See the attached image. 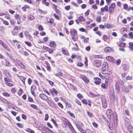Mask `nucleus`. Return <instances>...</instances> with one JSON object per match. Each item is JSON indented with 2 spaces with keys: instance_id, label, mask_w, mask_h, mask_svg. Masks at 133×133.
<instances>
[{
  "instance_id": "nucleus-1",
  "label": "nucleus",
  "mask_w": 133,
  "mask_h": 133,
  "mask_svg": "<svg viewBox=\"0 0 133 133\" xmlns=\"http://www.w3.org/2000/svg\"><path fill=\"white\" fill-rule=\"evenodd\" d=\"M106 114L107 117L109 118H111L112 116L113 117H114L113 116V115L114 114L112 111L111 109H108L106 111Z\"/></svg>"
},
{
  "instance_id": "nucleus-2",
  "label": "nucleus",
  "mask_w": 133,
  "mask_h": 133,
  "mask_svg": "<svg viewBox=\"0 0 133 133\" xmlns=\"http://www.w3.org/2000/svg\"><path fill=\"white\" fill-rule=\"evenodd\" d=\"M102 106L104 108H105L107 107V103L105 98L102 96L101 97Z\"/></svg>"
},
{
  "instance_id": "nucleus-3",
  "label": "nucleus",
  "mask_w": 133,
  "mask_h": 133,
  "mask_svg": "<svg viewBox=\"0 0 133 133\" xmlns=\"http://www.w3.org/2000/svg\"><path fill=\"white\" fill-rule=\"evenodd\" d=\"M123 91L124 92H129L130 90L131 89V86H128L126 87L124 85H123L122 87Z\"/></svg>"
},
{
  "instance_id": "nucleus-4",
  "label": "nucleus",
  "mask_w": 133,
  "mask_h": 133,
  "mask_svg": "<svg viewBox=\"0 0 133 133\" xmlns=\"http://www.w3.org/2000/svg\"><path fill=\"white\" fill-rule=\"evenodd\" d=\"M102 70L104 71H107L108 69V63L104 62L102 65Z\"/></svg>"
},
{
  "instance_id": "nucleus-5",
  "label": "nucleus",
  "mask_w": 133,
  "mask_h": 133,
  "mask_svg": "<svg viewBox=\"0 0 133 133\" xmlns=\"http://www.w3.org/2000/svg\"><path fill=\"white\" fill-rule=\"evenodd\" d=\"M39 97L41 99L45 101H47L48 98V97L44 94H40Z\"/></svg>"
},
{
  "instance_id": "nucleus-6",
  "label": "nucleus",
  "mask_w": 133,
  "mask_h": 133,
  "mask_svg": "<svg viewBox=\"0 0 133 133\" xmlns=\"http://www.w3.org/2000/svg\"><path fill=\"white\" fill-rule=\"evenodd\" d=\"M70 33L71 34L72 36V39L73 40H74V37L75 36L76 34H77V31L76 30H71L70 31Z\"/></svg>"
},
{
  "instance_id": "nucleus-7",
  "label": "nucleus",
  "mask_w": 133,
  "mask_h": 133,
  "mask_svg": "<svg viewBox=\"0 0 133 133\" xmlns=\"http://www.w3.org/2000/svg\"><path fill=\"white\" fill-rule=\"evenodd\" d=\"M115 90L116 93L118 94L120 91V89L119 87V84L117 83H116L115 84Z\"/></svg>"
},
{
  "instance_id": "nucleus-8",
  "label": "nucleus",
  "mask_w": 133,
  "mask_h": 133,
  "mask_svg": "<svg viewBox=\"0 0 133 133\" xmlns=\"http://www.w3.org/2000/svg\"><path fill=\"white\" fill-rule=\"evenodd\" d=\"M81 78L86 83H88L89 82V80L88 78L84 75H81Z\"/></svg>"
},
{
  "instance_id": "nucleus-9",
  "label": "nucleus",
  "mask_w": 133,
  "mask_h": 133,
  "mask_svg": "<svg viewBox=\"0 0 133 133\" xmlns=\"http://www.w3.org/2000/svg\"><path fill=\"white\" fill-rule=\"evenodd\" d=\"M95 81L94 83L97 85L101 83V79L98 78H94Z\"/></svg>"
},
{
  "instance_id": "nucleus-10",
  "label": "nucleus",
  "mask_w": 133,
  "mask_h": 133,
  "mask_svg": "<svg viewBox=\"0 0 133 133\" xmlns=\"http://www.w3.org/2000/svg\"><path fill=\"white\" fill-rule=\"evenodd\" d=\"M106 59L109 62H112V63L115 62V60L111 56H108L106 57Z\"/></svg>"
},
{
  "instance_id": "nucleus-11",
  "label": "nucleus",
  "mask_w": 133,
  "mask_h": 133,
  "mask_svg": "<svg viewBox=\"0 0 133 133\" xmlns=\"http://www.w3.org/2000/svg\"><path fill=\"white\" fill-rule=\"evenodd\" d=\"M94 63L95 66L97 67H99L101 65L100 62L98 60H95L94 61Z\"/></svg>"
},
{
  "instance_id": "nucleus-12",
  "label": "nucleus",
  "mask_w": 133,
  "mask_h": 133,
  "mask_svg": "<svg viewBox=\"0 0 133 133\" xmlns=\"http://www.w3.org/2000/svg\"><path fill=\"white\" fill-rule=\"evenodd\" d=\"M75 125L77 128H81V127H83L84 126V125L82 123L79 122L76 123H75Z\"/></svg>"
},
{
  "instance_id": "nucleus-13",
  "label": "nucleus",
  "mask_w": 133,
  "mask_h": 133,
  "mask_svg": "<svg viewBox=\"0 0 133 133\" xmlns=\"http://www.w3.org/2000/svg\"><path fill=\"white\" fill-rule=\"evenodd\" d=\"M113 51V50L111 48L109 47L105 48L104 50V51L107 53Z\"/></svg>"
},
{
  "instance_id": "nucleus-14",
  "label": "nucleus",
  "mask_w": 133,
  "mask_h": 133,
  "mask_svg": "<svg viewBox=\"0 0 133 133\" xmlns=\"http://www.w3.org/2000/svg\"><path fill=\"white\" fill-rule=\"evenodd\" d=\"M49 90L50 91L52 95L54 96V93L56 95H57L58 94V92L54 88H53L51 90L50 89Z\"/></svg>"
},
{
  "instance_id": "nucleus-15",
  "label": "nucleus",
  "mask_w": 133,
  "mask_h": 133,
  "mask_svg": "<svg viewBox=\"0 0 133 133\" xmlns=\"http://www.w3.org/2000/svg\"><path fill=\"white\" fill-rule=\"evenodd\" d=\"M123 69L125 71H126L129 68V66L128 65L126 64H124L122 65Z\"/></svg>"
},
{
  "instance_id": "nucleus-16",
  "label": "nucleus",
  "mask_w": 133,
  "mask_h": 133,
  "mask_svg": "<svg viewBox=\"0 0 133 133\" xmlns=\"http://www.w3.org/2000/svg\"><path fill=\"white\" fill-rule=\"evenodd\" d=\"M114 8L109 6V13L110 14H111L114 12Z\"/></svg>"
},
{
  "instance_id": "nucleus-17",
  "label": "nucleus",
  "mask_w": 133,
  "mask_h": 133,
  "mask_svg": "<svg viewBox=\"0 0 133 133\" xmlns=\"http://www.w3.org/2000/svg\"><path fill=\"white\" fill-rule=\"evenodd\" d=\"M89 95L91 97H97L99 96V95L98 94L96 95L94 94L92 92H90L89 93Z\"/></svg>"
},
{
  "instance_id": "nucleus-18",
  "label": "nucleus",
  "mask_w": 133,
  "mask_h": 133,
  "mask_svg": "<svg viewBox=\"0 0 133 133\" xmlns=\"http://www.w3.org/2000/svg\"><path fill=\"white\" fill-rule=\"evenodd\" d=\"M45 49H46L50 53H51L53 52V50L52 49H50L49 48L45 47Z\"/></svg>"
},
{
  "instance_id": "nucleus-19",
  "label": "nucleus",
  "mask_w": 133,
  "mask_h": 133,
  "mask_svg": "<svg viewBox=\"0 0 133 133\" xmlns=\"http://www.w3.org/2000/svg\"><path fill=\"white\" fill-rule=\"evenodd\" d=\"M35 17L34 15H30L29 16L28 18L30 20H33L35 19Z\"/></svg>"
},
{
  "instance_id": "nucleus-20",
  "label": "nucleus",
  "mask_w": 133,
  "mask_h": 133,
  "mask_svg": "<svg viewBox=\"0 0 133 133\" xmlns=\"http://www.w3.org/2000/svg\"><path fill=\"white\" fill-rule=\"evenodd\" d=\"M128 130L131 132L132 131L133 128L130 125H128Z\"/></svg>"
},
{
  "instance_id": "nucleus-21",
  "label": "nucleus",
  "mask_w": 133,
  "mask_h": 133,
  "mask_svg": "<svg viewBox=\"0 0 133 133\" xmlns=\"http://www.w3.org/2000/svg\"><path fill=\"white\" fill-rule=\"evenodd\" d=\"M56 45V44L55 42H51L50 44V46L51 47H52Z\"/></svg>"
},
{
  "instance_id": "nucleus-22",
  "label": "nucleus",
  "mask_w": 133,
  "mask_h": 133,
  "mask_svg": "<svg viewBox=\"0 0 133 133\" xmlns=\"http://www.w3.org/2000/svg\"><path fill=\"white\" fill-rule=\"evenodd\" d=\"M25 36L29 38L30 39L31 37V36L29 35V33L28 32H25Z\"/></svg>"
},
{
  "instance_id": "nucleus-23",
  "label": "nucleus",
  "mask_w": 133,
  "mask_h": 133,
  "mask_svg": "<svg viewBox=\"0 0 133 133\" xmlns=\"http://www.w3.org/2000/svg\"><path fill=\"white\" fill-rule=\"evenodd\" d=\"M25 77H22L21 76V79L22 80V82L23 83V84L25 85Z\"/></svg>"
},
{
  "instance_id": "nucleus-24",
  "label": "nucleus",
  "mask_w": 133,
  "mask_h": 133,
  "mask_svg": "<svg viewBox=\"0 0 133 133\" xmlns=\"http://www.w3.org/2000/svg\"><path fill=\"white\" fill-rule=\"evenodd\" d=\"M4 79L5 81L6 82L5 84L8 86V78L7 77H5Z\"/></svg>"
},
{
  "instance_id": "nucleus-25",
  "label": "nucleus",
  "mask_w": 133,
  "mask_h": 133,
  "mask_svg": "<svg viewBox=\"0 0 133 133\" xmlns=\"http://www.w3.org/2000/svg\"><path fill=\"white\" fill-rule=\"evenodd\" d=\"M78 19L79 20L81 21H85V19L83 18V17H79Z\"/></svg>"
},
{
  "instance_id": "nucleus-26",
  "label": "nucleus",
  "mask_w": 133,
  "mask_h": 133,
  "mask_svg": "<svg viewBox=\"0 0 133 133\" xmlns=\"http://www.w3.org/2000/svg\"><path fill=\"white\" fill-rule=\"evenodd\" d=\"M88 115L90 117H93V115L89 111H87Z\"/></svg>"
},
{
  "instance_id": "nucleus-27",
  "label": "nucleus",
  "mask_w": 133,
  "mask_h": 133,
  "mask_svg": "<svg viewBox=\"0 0 133 133\" xmlns=\"http://www.w3.org/2000/svg\"><path fill=\"white\" fill-rule=\"evenodd\" d=\"M78 129L81 132V133H85V131L82 128H78Z\"/></svg>"
},
{
  "instance_id": "nucleus-28",
  "label": "nucleus",
  "mask_w": 133,
  "mask_h": 133,
  "mask_svg": "<svg viewBox=\"0 0 133 133\" xmlns=\"http://www.w3.org/2000/svg\"><path fill=\"white\" fill-rule=\"evenodd\" d=\"M14 61L18 64L19 65L22 63V62L16 59H15Z\"/></svg>"
},
{
  "instance_id": "nucleus-29",
  "label": "nucleus",
  "mask_w": 133,
  "mask_h": 133,
  "mask_svg": "<svg viewBox=\"0 0 133 133\" xmlns=\"http://www.w3.org/2000/svg\"><path fill=\"white\" fill-rule=\"evenodd\" d=\"M101 17L100 16L96 18V20L97 22L99 23L101 22Z\"/></svg>"
},
{
  "instance_id": "nucleus-30",
  "label": "nucleus",
  "mask_w": 133,
  "mask_h": 133,
  "mask_svg": "<svg viewBox=\"0 0 133 133\" xmlns=\"http://www.w3.org/2000/svg\"><path fill=\"white\" fill-rule=\"evenodd\" d=\"M46 64L47 65V66L46 67L47 70L48 71H49L51 70V68H50V67L49 65H48V62H47V63H46Z\"/></svg>"
},
{
  "instance_id": "nucleus-31",
  "label": "nucleus",
  "mask_w": 133,
  "mask_h": 133,
  "mask_svg": "<svg viewBox=\"0 0 133 133\" xmlns=\"http://www.w3.org/2000/svg\"><path fill=\"white\" fill-rule=\"evenodd\" d=\"M15 16L17 20H20V17L17 14H16L15 15Z\"/></svg>"
},
{
  "instance_id": "nucleus-32",
  "label": "nucleus",
  "mask_w": 133,
  "mask_h": 133,
  "mask_svg": "<svg viewBox=\"0 0 133 133\" xmlns=\"http://www.w3.org/2000/svg\"><path fill=\"white\" fill-rule=\"evenodd\" d=\"M70 88L72 89L75 90L76 89V87L73 85L72 84H70Z\"/></svg>"
},
{
  "instance_id": "nucleus-33",
  "label": "nucleus",
  "mask_w": 133,
  "mask_h": 133,
  "mask_svg": "<svg viewBox=\"0 0 133 133\" xmlns=\"http://www.w3.org/2000/svg\"><path fill=\"white\" fill-rule=\"evenodd\" d=\"M70 130L72 133H77L72 127Z\"/></svg>"
},
{
  "instance_id": "nucleus-34",
  "label": "nucleus",
  "mask_w": 133,
  "mask_h": 133,
  "mask_svg": "<svg viewBox=\"0 0 133 133\" xmlns=\"http://www.w3.org/2000/svg\"><path fill=\"white\" fill-rule=\"evenodd\" d=\"M77 96L80 99L82 98L83 97L82 95L80 94H78L77 95Z\"/></svg>"
},
{
  "instance_id": "nucleus-35",
  "label": "nucleus",
  "mask_w": 133,
  "mask_h": 133,
  "mask_svg": "<svg viewBox=\"0 0 133 133\" xmlns=\"http://www.w3.org/2000/svg\"><path fill=\"white\" fill-rule=\"evenodd\" d=\"M124 112L125 114L128 116L129 115L130 113L128 110L127 109L125 110Z\"/></svg>"
},
{
  "instance_id": "nucleus-36",
  "label": "nucleus",
  "mask_w": 133,
  "mask_h": 133,
  "mask_svg": "<svg viewBox=\"0 0 133 133\" xmlns=\"http://www.w3.org/2000/svg\"><path fill=\"white\" fill-rule=\"evenodd\" d=\"M123 6L125 10H127L128 9V5L127 4H124Z\"/></svg>"
},
{
  "instance_id": "nucleus-37",
  "label": "nucleus",
  "mask_w": 133,
  "mask_h": 133,
  "mask_svg": "<svg viewBox=\"0 0 133 133\" xmlns=\"http://www.w3.org/2000/svg\"><path fill=\"white\" fill-rule=\"evenodd\" d=\"M25 43L26 44L29 46H31V43L28 42H25Z\"/></svg>"
},
{
  "instance_id": "nucleus-38",
  "label": "nucleus",
  "mask_w": 133,
  "mask_h": 133,
  "mask_svg": "<svg viewBox=\"0 0 133 133\" xmlns=\"http://www.w3.org/2000/svg\"><path fill=\"white\" fill-rule=\"evenodd\" d=\"M67 123L66 122H64L62 123V126L63 128H65L66 126Z\"/></svg>"
},
{
  "instance_id": "nucleus-39",
  "label": "nucleus",
  "mask_w": 133,
  "mask_h": 133,
  "mask_svg": "<svg viewBox=\"0 0 133 133\" xmlns=\"http://www.w3.org/2000/svg\"><path fill=\"white\" fill-rule=\"evenodd\" d=\"M14 31L15 32L17 33L18 32V28L17 26H16L14 29Z\"/></svg>"
},
{
  "instance_id": "nucleus-40",
  "label": "nucleus",
  "mask_w": 133,
  "mask_h": 133,
  "mask_svg": "<svg viewBox=\"0 0 133 133\" xmlns=\"http://www.w3.org/2000/svg\"><path fill=\"white\" fill-rule=\"evenodd\" d=\"M128 35L130 36V38L133 39V34H132V32L129 33Z\"/></svg>"
},
{
  "instance_id": "nucleus-41",
  "label": "nucleus",
  "mask_w": 133,
  "mask_h": 133,
  "mask_svg": "<svg viewBox=\"0 0 133 133\" xmlns=\"http://www.w3.org/2000/svg\"><path fill=\"white\" fill-rule=\"evenodd\" d=\"M31 107H32L34 109H37V107L34 104H31L30 105Z\"/></svg>"
},
{
  "instance_id": "nucleus-42",
  "label": "nucleus",
  "mask_w": 133,
  "mask_h": 133,
  "mask_svg": "<svg viewBox=\"0 0 133 133\" xmlns=\"http://www.w3.org/2000/svg\"><path fill=\"white\" fill-rule=\"evenodd\" d=\"M63 52L65 55H67L68 54V52L65 50L64 49H62V50Z\"/></svg>"
},
{
  "instance_id": "nucleus-43",
  "label": "nucleus",
  "mask_w": 133,
  "mask_h": 133,
  "mask_svg": "<svg viewBox=\"0 0 133 133\" xmlns=\"http://www.w3.org/2000/svg\"><path fill=\"white\" fill-rule=\"evenodd\" d=\"M10 23L12 24V25H13L14 24L16 23V22L15 21H14V20H10Z\"/></svg>"
},
{
  "instance_id": "nucleus-44",
  "label": "nucleus",
  "mask_w": 133,
  "mask_h": 133,
  "mask_svg": "<svg viewBox=\"0 0 133 133\" xmlns=\"http://www.w3.org/2000/svg\"><path fill=\"white\" fill-rule=\"evenodd\" d=\"M82 102L84 104H85L86 105L87 104V102L86 100L85 99H83L82 100Z\"/></svg>"
},
{
  "instance_id": "nucleus-45",
  "label": "nucleus",
  "mask_w": 133,
  "mask_h": 133,
  "mask_svg": "<svg viewBox=\"0 0 133 133\" xmlns=\"http://www.w3.org/2000/svg\"><path fill=\"white\" fill-rule=\"evenodd\" d=\"M96 33L99 36H101L102 35L101 32L99 31H97L96 32Z\"/></svg>"
},
{
  "instance_id": "nucleus-46",
  "label": "nucleus",
  "mask_w": 133,
  "mask_h": 133,
  "mask_svg": "<svg viewBox=\"0 0 133 133\" xmlns=\"http://www.w3.org/2000/svg\"><path fill=\"white\" fill-rule=\"evenodd\" d=\"M19 65L23 69H25V67L24 66V65H23V64L22 63L20 64H19Z\"/></svg>"
},
{
  "instance_id": "nucleus-47",
  "label": "nucleus",
  "mask_w": 133,
  "mask_h": 133,
  "mask_svg": "<svg viewBox=\"0 0 133 133\" xmlns=\"http://www.w3.org/2000/svg\"><path fill=\"white\" fill-rule=\"evenodd\" d=\"M126 79L127 80H131L132 79V78L130 76H128L126 77Z\"/></svg>"
},
{
  "instance_id": "nucleus-48",
  "label": "nucleus",
  "mask_w": 133,
  "mask_h": 133,
  "mask_svg": "<svg viewBox=\"0 0 133 133\" xmlns=\"http://www.w3.org/2000/svg\"><path fill=\"white\" fill-rule=\"evenodd\" d=\"M22 117L23 119H26V117L25 115L23 114L22 115Z\"/></svg>"
},
{
  "instance_id": "nucleus-49",
  "label": "nucleus",
  "mask_w": 133,
  "mask_h": 133,
  "mask_svg": "<svg viewBox=\"0 0 133 133\" xmlns=\"http://www.w3.org/2000/svg\"><path fill=\"white\" fill-rule=\"evenodd\" d=\"M38 30L40 31H42L43 30V28L42 25H40L38 27Z\"/></svg>"
},
{
  "instance_id": "nucleus-50",
  "label": "nucleus",
  "mask_w": 133,
  "mask_h": 133,
  "mask_svg": "<svg viewBox=\"0 0 133 133\" xmlns=\"http://www.w3.org/2000/svg\"><path fill=\"white\" fill-rule=\"evenodd\" d=\"M119 46L121 47H123L125 46V43H122L119 44Z\"/></svg>"
},
{
  "instance_id": "nucleus-51",
  "label": "nucleus",
  "mask_w": 133,
  "mask_h": 133,
  "mask_svg": "<svg viewBox=\"0 0 133 133\" xmlns=\"http://www.w3.org/2000/svg\"><path fill=\"white\" fill-rule=\"evenodd\" d=\"M58 104L59 106L61 107V108L62 109L63 108V107L62 104L61 103L59 102L58 103Z\"/></svg>"
},
{
  "instance_id": "nucleus-52",
  "label": "nucleus",
  "mask_w": 133,
  "mask_h": 133,
  "mask_svg": "<svg viewBox=\"0 0 133 133\" xmlns=\"http://www.w3.org/2000/svg\"><path fill=\"white\" fill-rule=\"evenodd\" d=\"M17 125L18 127L21 128H22L23 127V125L22 124L19 123H17Z\"/></svg>"
},
{
  "instance_id": "nucleus-53",
  "label": "nucleus",
  "mask_w": 133,
  "mask_h": 133,
  "mask_svg": "<svg viewBox=\"0 0 133 133\" xmlns=\"http://www.w3.org/2000/svg\"><path fill=\"white\" fill-rule=\"evenodd\" d=\"M45 128H42V129H41L42 131V132L43 133H46V131L45 130Z\"/></svg>"
},
{
  "instance_id": "nucleus-54",
  "label": "nucleus",
  "mask_w": 133,
  "mask_h": 133,
  "mask_svg": "<svg viewBox=\"0 0 133 133\" xmlns=\"http://www.w3.org/2000/svg\"><path fill=\"white\" fill-rule=\"evenodd\" d=\"M120 60L119 59H118L116 61V64L117 65H118L120 64Z\"/></svg>"
},
{
  "instance_id": "nucleus-55",
  "label": "nucleus",
  "mask_w": 133,
  "mask_h": 133,
  "mask_svg": "<svg viewBox=\"0 0 133 133\" xmlns=\"http://www.w3.org/2000/svg\"><path fill=\"white\" fill-rule=\"evenodd\" d=\"M105 26L106 28H111V26L109 24H107L105 25Z\"/></svg>"
},
{
  "instance_id": "nucleus-56",
  "label": "nucleus",
  "mask_w": 133,
  "mask_h": 133,
  "mask_svg": "<svg viewBox=\"0 0 133 133\" xmlns=\"http://www.w3.org/2000/svg\"><path fill=\"white\" fill-rule=\"evenodd\" d=\"M101 86L102 88H103L105 89L106 87V85L105 84L102 83L101 84Z\"/></svg>"
},
{
  "instance_id": "nucleus-57",
  "label": "nucleus",
  "mask_w": 133,
  "mask_h": 133,
  "mask_svg": "<svg viewBox=\"0 0 133 133\" xmlns=\"http://www.w3.org/2000/svg\"><path fill=\"white\" fill-rule=\"evenodd\" d=\"M28 84L30 85L32 82V80L30 78H29L28 79Z\"/></svg>"
},
{
  "instance_id": "nucleus-58",
  "label": "nucleus",
  "mask_w": 133,
  "mask_h": 133,
  "mask_svg": "<svg viewBox=\"0 0 133 133\" xmlns=\"http://www.w3.org/2000/svg\"><path fill=\"white\" fill-rule=\"evenodd\" d=\"M92 8L97 9V7L96 5H92Z\"/></svg>"
},
{
  "instance_id": "nucleus-59",
  "label": "nucleus",
  "mask_w": 133,
  "mask_h": 133,
  "mask_svg": "<svg viewBox=\"0 0 133 133\" xmlns=\"http://www.w3.org/2000/svg\"><path fill=\"white\" fill-rule=\"evenodd\" d=\"M77 65L78 66L81 67L83 66V64L82 62H80L78 63Z\"/></svg>"
},
{
  "instance_id": "nucleus-60",
  "label": "nucleus",
  "mask_w": 133,
  "mask_h": 133,
  "mask_svg": "<svg viewBox=\"0 0 133 133\" xmlns=\"http://www.w3.org/2000/svg\"><path fill=\"white\" fill-rule=\"evenodd\" d=\"M115 4L114 3H113L111 4V5H110L109 6L110 7H112V8H114H114L115 7Z\"/></svg>"
},
{
  "instance_id": "nucleus-61",
  "label": "nucleus",
  "mask_w": 133,
  "mask_h": 133,
  "mask_svg": "<svg viewBox=\"0 0 133 133\" xmlns=\"http://www.w3.org/2000/svg\"><path fill=\"white\" fill-rule=\"evenodd\" d=\"M54 16L57 19L59 20V18L58 16L57 15H56V14H54Z\"/></svg>"
},
{
  "instance_id": "nucleus-62",
  "label": "nucleus",
  "mask_w": 133,
  "mask_h": 133,
  "mask_svg": "<svg viewBox=\"0 0 133 133\" xmlns=\"http://www.w3.org/2000/svg\"><path fill=\"white\" fill-rule=\"evenodd\" d=\"M49 118L48 115V114H46L45 115V120L47 121L48 120Z\"/></svg>"
},
{
  "instance_id": "nucleus-63",
  "label": "nucleus",
  "mask_w": 133,
  "mask_h": 133,
  "mask_svg": "<svg viewBox=\"0 0 133 133\" xmlns=\"http://www.w3.org/2000/svg\"><path fill=\"white\" fill-rule=\"evenodd\" d=\"M3 47L6 50L8 49V46L5 44L4 43V44L3 45Z\"/></svg>"
},
{
  "instance_id": "nucleus-64",
  "label": "nucleus",
  "mask_w": 133,
  "mask_h": 133,
  "mask_svg": "<svg viewBox=\"0 0 133 133\" xmlns=\"http://www.w3.org/2000/svg\"><path fill=\"white\" fill-rule=\"evenodd\" d=\"M3 94L5 96L7 97L8 96V94L7 93L4 92L3 93Z\"/></svg>"
}]
</instances>
